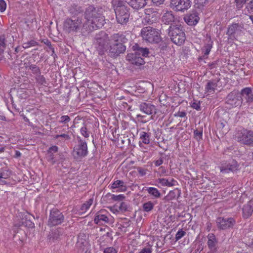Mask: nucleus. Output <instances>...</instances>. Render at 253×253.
<instances>
[{
    "label": "nucleus",
    "instance_id": "2eb2a0df",
    "mask_svg": "<svg viewBox=\"0 0 253 253\" xmlns=\"http://www.w3.org/2000/svg\"><path fill=\"white\" fill-rule=\"evenodd\" d=\"M176 181L173 178H159L155 181V184H152V185H155L158 187H161V186L171 187L176 185Z\"/></svg>",
    "mask_w": 253,
    "mask_h": 253
},
{
    "label": "nucleus",
    "instance_id": "de8ad7c7",
    "mask_svg": "<svg viewBox=\"0 0 253 253\" xmlns=\"http://www.w3.org/2000/svg\"><path fill=\"white\" fill-rule=\"evenodd\" d=\"M152 2L157 5H160L163 3L165 0H152Z\"/></svg>",
    "mask_w": 253,
    "mask_h": 253
},
{
    "label": "nucleus",
    "instance_id": "5701e85b",
    "mask_svg": "<svg viewBox=\"0 0 253 253\" xmlns=\"http://www.w3.org/2000/svg\"><path fill=\"white\" fill-rule=\"evenodd\" d=\"M217 86V83L213 81H209L205 87V91L208 93H213Z\"/></svg>",
    "mask_w": 253,
    "mask_h": 253
},
{
    "label": "nucleus",
    "instance_id": "13d9d810",
    "mask_svg": "<svg viewBox=\"0 0 253 253\" xmlns=\"http://www.w3.org/2000/svg\"><path fill=\"white\" fill-rule=\"evenodd\" d=\"M229 103L230 104L233 105V104L231 102H229ZM238 105V104H237V102H235L234 104V105Z\"/></svg>",
    "mask_w": 253,
    "mask_h": 253
},
{
    "label": "nucleus",
    "instance_id": "c756f323",
    "mask_svg": "<svg viewBox=\"0 0 253 253\" xmlns=\"http://www.w3.org/2000/svg\"><path fill=\"white\" fill-rule=\"evenodd\" d=\"M208 2V0H195V6L198 9H202Z\"/></svg>",
    "mask_w": 253,
    "mask_h": 253
},
{
    "label": "nucleus",
    "instance_id": "5fc2aeb1",
    "mask_svg": "<svg viewBox=\"0 0 253 253\" xmlns=\"http://www.w3.org/2000/svg\"><path fill=\"white\" fill-rule=\"evenodd\" d=\"M15 155L17 157H20L21 156V153L18 151H16Z\"/></svg>",
    "mask_w": 253,
    "mask_h": 253
},
{
    "label": "nucleus",
    "instance_id": "0eeeda50",
    "mask_svg": "<svg viewBox=\"0 0 253 253\" xmlns=\"http://www.w3.org/2000/svg\"><path fill=\"white\" fill-rule=\"evenodd\" d=\"M190 0H171L170 7L175 11H184L191 6Z\"/></svg>",
    "mask_w": 253,
    "mask_h": 253
},
{
    "label": "nucleus",
    "instance_id": "1a4fd4ad",
    "mask_svg": "<svg viewBox=\"0 0 253 253\" xmlns=\"http://www.w3.org/2000/svg\"><path fill=\"white\" fill-rule=\"evenodd\" d=\"M63 219L64 216L60 211L53 210L50 211L48 224L50 226H55L61 224Z\"/></svg>",
    "mask_w": 253,
    "mask_h": 253
},
{
    "label": "nucleus",
    "instance_id": "f257e3e1",
    "mask_svg": "<svg viewBox=\"0 0 253 253\" xmlns=\"http://www.w3.org/2000/svg\"><path fill=\"white\" fill-rule=\"evenodd\" d=\"M85 20L83 22L81 19L74 18L67 19L63 24V30L66 33L77 32L81 30L83 33L90 32L102 27L104 23V17L98 14L95 10L89 11L87 10L85 12Z\"/></svg>",
    "mask_w": 253,
    "mask_h": 253
},
{
    "label": "nucleus",
    "instance_id": "393cba45",
    "mask_svg": "<svg viewBox=\"0 0 253 253\" xmlns=\"http://www.w3.org/2000/svg\"><path fill=\"white\" fill-rule=\"evenodd\" d=\"M251 92L252 90L251 88L246 87L242 90L241 94L243 97H245L248 99V101H251L253 100V97L250 96Z\"/></svg>",
    "mask_w": 253,
    "mask_h": 253
},
{
    "label": "nucleus",
    "instance_id": "b1692460",
    "mask_svg": "<svg viewBox=\"0 0 253 253\" xmlns=\"http://www.w3.org/2000/svg\"><path fill=\"white\" fill-rule=\"evenodd\" d=\"M93 201V198H90L85 203L83 204L80 209V212L83 213L86 212L89 209L91 205L92 204Z\"/></svg>",
    "mask_w": 253,
    "mask_h": 253
},
{
    "label": "nucleus",
    "instance_id": "bf43d9fd",
    "mask_svg": "<svg viewBox=\"0 0 253 253\" xmlns=\"http://www.w3.org/2000/svg\"><path fill=\"white\" fill-rule=\"evenodd\" d=\"M3 150H4L3 148H0V153H1L2 152H3Z\"/></svg>",
    "mask_w": 253,
    "mask_h": 253
},
{
    "label": "nucleus",
    "instance_id": "6e6552de",
    "mask_svg": "<svg viewBox=\"0 0 253 253\" xmlns=\"http://www.w3.org/2000/svg\"><path fill=\"white\" fill-rule=\"evenodd\" d=\"M87 153L86 143L80 140L78 145L75 146L73 150V155L76 158H81L85 156Z\"/></svg>",
    "mask_w": 253,
    "mask_h": 253
},
{
    "label": "nucleus",
    "instance_id": "ea45409f",
    "mask_svg": "<svg viewBox=\"0 0 253 253\" xmlns=\"http://www.w3.org/2000/svg\"><path fill=\"white\" fill-rule=\"evenodd\" d=\"M6 8V4L4 0H0V11L1 12H4Z\"/></svg>",
    "mask_w": 253,
    "mask_h": 253
},
{
    "label": "nucleus",
    "instance_id": "2f4dec72",
    "mask_svg": "<svg viewBox=\"0 0 253 253\" xmlns=\"http://www.w3.org/2000/svg\"><path fill=\"white\" fill-rule=\"evenodd\" d=\"M152 248L150 245H147L140 250L139 253H152Z\"/></svg>",
    "mask_w": 253,
    "mask_h": 253
},
{
    "label": "nucleus",
    "instance_id": "58836bf2",
    "mask_svg": "<svg viewBox=\"0 0 253 253\" xmlns=\"http://www.w3.org/2000/svg\"><path fill=\"white\" fill-rule=\"evenodd\" d=\"M191 107L197 110H199L200 109V103L199 101L195 100L191 104Z\"/></svg>",
    "mask_w": 253,
    "mask_h": 253
},
{
    "label": "nucleus",
    "instance_id": "72a5a7b5",
    "mask_svg": "<svg viewBox=\"0 0 253 253\" xmlns=\"http://www.w3.org/2000/svg\"><path fill=\"white\" fill-rule=\"evenodd\" d=\"M246 1L247 0H235L237 8L238 9L242 8L246 2Z\"/></svg>",
    "mask_w": 253,
    "mask_h": 253
},
{
    "label": "nucleus",
    "instance_id": "603ef678",
    "mask_svg": "<svg viewBox=\"0 0 253 253\" xmlns=\"http://www.w3.org/2000/svg\"><path fill=\"white\" fill-rule=\"evenodd\" d=\"M125 198L124 196L122 194H120L117 196H116L115 200H121Z\"/></svg>",
    "mask_w": 253,
    "mask_h": 253
},
{
    "label": "nucleus",
    "instance_id": "473e14b6",
    "mask_svg": "<svg viewBox=\"0 0 253 253\" xmlns=\"http://www.w3.org/2000/svg\"><path fill=\"white\" fill-rule=\"evenodd\" d=\"M37 44V43L35 41H31L28 42L24 43L23 44V47L24 48H27L28 47H30L31 46H34L35 45H36Z\"/></svg>",
    "mask_w": 253,
    "mask_h": 253
},
{
    "label": "nucleus",
    "instance_id": "4c0bfd02",
    "mask_svg": "<svg viewBox=\"0 0 253 253\" xmlns=\"http://www.w3.org/2000/svg\"><path fill=\"white\" fill-rule=\"evenodd\" d=\"M246 8L247 9L249 13L253 14V0H252L247 5Z\"/></svg>",
    "mask_w": 253,
    "mask_h": 253
},
{
    "label": "nucleus",
    "instance_id": "bb28decb",
    "mask_svg": "<svg viewBox=\"0 0 253 253\" xmlns=\"http://www.w3.org/2000/svg\"><path fill=\"white\" fill-rule=\"evenodd\" d=\"M208 244L209 247L210 249H212L214 247L216 243V240L215 236L213 234H209L208 236Z\"/></svg>",
    "mask_w": 253,
    "mask_h": 253
},
{
    "label": "nucleus",
    "instance_id": "ddd939ff",
    "mask_svg": "<svg viewBox=\"0 0 253 253\" xmlns=\"http://www.w3.org/2000/svg\"><path fill=\"white\" fill-rule=\"evenodd\" d=\"M184 21L189 26H195L199 22L200 17L198 13L192 12L185 15L184 17Z\"/></svg>",
    "mask_w": 253,
    "mask_h": 253
},
{
    "label": "nucleus",
    "instance_id": "f3484780",
    "mask_svg": "<svg viewBox=\"0 0 253 253\" xmlns=\"http://www.w3.org/2000/svg\"><path fill=\"white\" fill-rule=\"evenodd\" d=\"M139 108L141 112L147 115H151L153 113H156V110L155 106L151 103L145 102L141 103Z\"/></svg>",
    "mask_w": 253,
    "mask_h": 253
},
{
    "label": "nucleus",
    "instance_id": "6e6d98bb",
    "mask_svg": "<svg viewBox=\"0 0 253 253\" xmlns=\"http://www.w3.org/2000/svg\"><path fill=\"white\" fill-rule=\"evenodd\" d=\"M232 96V94H230L228 95V101L229 102V99H230L231 98Z\"/></svg>",
    "mask_w": 253,
    "mask_h": 253
},
{
    "label": "nucleus",
    "instance_id": "9b49d317",
    "mask_svg": "<svg viewBox=\"0 0 253 253\" xmlns=\"http://www.w3.org/2000/svg\"><path fill=\"white\" fill-rule=\"evenodd\" d=\"M235 220L233 218L218 217L216 219V223L219 228L225 229L232 227L235 224Z\"/></svg>",
    "mask_w": 253,
    "mask_h": 253
},
{
    "label": "nucleus",
    "instance_id": "f03ea898",
    "mask_svg": "<svg viewBox=\"0 0 253 253\" xmlns=\"http://www.w3.org/2000/svg\"><path fill=\"white\" fill-rule=\"evenodd\" d=\"M112 3L117 22L121 24H126L129 18V13L125 2L123 0H112Z\"/></svg>",
    "mask_w": 253,
    "mask_h": 253
},
{
    "label": "nucleus",
    "instance_id": "a19ab883",
    "mask_svg": "<svg viewBox=\"0 0 253 253\" xmlns=\"http://www.w3.org/2000/svg\"><path fill=\"white\" fill-rule=\"evenodd\" d=\"M81 133L85 137H88L89 136V133L85 127H82L81 128Z\"/></svg>",
    "mask_w": 253,
    "mask_h": 253
},
{
    "label": "nucleus",
    "instance_id": "7ed1b4c3",
    "mask_svg": "<svg viewBox=\"0 0 253 253\" xmlns=\"http://www.w3.org/2000/svg\"><path fill=\"white\" fill-rule=\"evenodd\" d=\"M134 53H129L126 56V59L132 64L141 65L144 64L142 57H147L149 52L147 48L140 47L137 44L132 46Z\"/></svg>",
    "mask_w": 253,
    "mask_h": 253
},
{
    "label": "nucleus",
    "instance_id": "20e7f679",
    "mask_svg": "<svg viewBox=\"0 0 253 253\" xmlns=\"http://www.w3.org/2000/svg\"><path fill=\"white\" fill-rule=\"evenodd\" d=\"M169 36L172 42L176 45H181L185 40V33L179 27L170 26Z\"/></svg>",
    "mask_w": 253,
    "mask_h": 253
},
{
    "label": "nucleus",
    "instance_id": "4468645a",
    "mask_svg": "<svg viewBox=\"0 0 253 253\" xmlns=\"http://www.w3.org/2000/svg\"><path fill=\"white\" fill-rule=\"evenodd\" d=\"M238 164L236 161H232L230 163L222 164L220 167V172L222 173H228L230 172H233L238 169Z\"/></svg>",
    "mask_w": 253,
    "mask_h": 253
},
{
    "label": "nucleus",
    "instance_id": "a211bd4d",
    "mask_svg": "<svg viewBox=\"0 0 253 253\" xmlns=\"http://www.w3.org/2000/svg\"><path fill=\"white\" fill-rule=\"evenodd\" d=\"M126 49V46L122 43L115 42L110 46V51L115 54L124 52Z\"/></svg>",
    "mask_w": 253,
    "mask_h": 253
},
{
    "label": "nucleus",
    "instance_id": "a18cd8bd",
    "mask_svg": "<svg viewBox=\"0 0 253 253\" xmlns=\"http://www.w3.org/2000/svg\"><path fill=\"white\" fill-rule=\"evenodd\" d=\"M137 171L141 176H144L146 174V170L142 168H138Z\"/></svg>",
    "mask_w": 253,
    "mask_h": 253
},
{
    "label": "nucleus",
    "instance_id": "7c9ffc66",
    "mask_svg": "<svg viewBox=\"0 0 253 253\" xmlns=\"http://www.w3.org/2000/svg\"><path fill=\"white\" fill-rule=\"evenodd\" d=\"M10 172L4 169H0V180L2 178L6 179L10 176Z\"/></svg>",
    "mask_w": 253,
    "mask_h": 253
},
{
    "label": "nucleus",
    "instance_id": "6ab92c4d",
    "mask_svg": "<svg viewBox=\"0 0 253 253\" xmlns=\"http://www.w3.org/2000/svg\"><path fill=\"white\" fill-rule=\"evenodd\" d=\"M253 212V198L243 208V215L244 218L249 217Z\"/></svg>",
    "mask_w": 253,
    "mask_h": 253
},
{
    "label": "nucleus",
    "instance_id": "e433bc0d",
    "mask_svg": "<svg viewBox=\"0 0 253 253\" xmlns=\"http://www.w3.org/2000/svg\"><path fill=\"white\" fill-rule=\"evenodd\" d=\"M71 120L70 118L68 115H64L60 117L59 122L60 123L66 124L68 123Z\"/></svg>",
    "mask_w": 253,
    "mask_h": 253
},
{
    "label": "nucleus",
    "instance_id": "39448f33",
    "mask_svg": "<svg viewBox=\"0 0 253 253\" xmlns=\"http://www.w3.org/2000/svg\"><path fill=\"white\" fill-rule=\"evenodd\" d=\"M141 33L143 39L149 42H158L160 41L159 32L152 27L143 28Z\"/></svg>",
    "mask_w": 253,
    "mask_h": 253
},
{
    "label": "nucleus",
    "instance_id": "aec40b11",
    "mask_svg": "<svg viewBox=\"0 0 253 253\" xmlns=\"http://www.w3.org/2000/svg\"><path fill=\"white\" fill-rule=\"evenodd\" d=\"M205 45L202 47L201 50L205 55H208L212 47V42L210 38H206L205 42Z\"/></svg>",
    "mask_w": 253,
    "mask_h": 253
},
{
    "label": "nucleus",
    "instance_id": "c03bdc74",
    "mask_svg": "<svg viewBox=\"0 0 253 253\" xmlns=\"http://www.w3.org/2000/svg\"><path fill=\"white\" fill-rule=\"evenodd\" d=\"M58 151V147L56 146H53L49 148L48 150V154H53Z\"/></svg>",
    "mask_w": 253,
    "mask_h": 253
},
{
    "label": "nucleus",
    "instance_id": "09e8293b",
    "mask_svg": "<svg viewBox=\"0 0 253 253\" xmlns=\"http://www.w3.org/2000/svg\"><path fill=\"white\" fill-rule=\"evenodd\" d=\"M59 137H63V138H64L65 139H67L69 138V135H67V134H61V135H57L55 136L56 138H58Z\"/></svg>",
    "mask_w": 253,
    "mask_h": 253
},
{
    "label": "nucleus",
    "instance_id": "4be33fe9",
    "mask_svg": "<svg viewBox=\"0 0 253 253\" xmlns=\"http://www.w3.org/2000/svg\"><path fill=\"white\" fill-rule=\"evenodd\" d=\"M139 146L141 143L145 144H148L150 143V134L146 132L142 131L140 133Z\"/></svg>",
    "mask_w": 253,
    "mask_h": 253
},
{
    "label": "nucleus",
    "instance_id": "49530a36",
    "mask_svg": "<svg viewBox=\"0 0 253 253\" xmlns=\"http://www.w3.org/2000/svg\"><path fill=\"white\" fill-rule=\"evenodd\" d=\"M108 208L109 209L110 211L114 213H117L119 212V210L115 206L110 207Z\"/></svg>",
    "mask_w": 253,
    "mask_h": 253
},
{
    "label": "nucleus",
    "instance_id": "8fccbe9b",
    "mask_svg": "<svg viewBox=\"0 0 253 253\" xmlns=\"http://www.w3.org/2000/svg\"><path fill=\"white\" fill-rule=\"evenodd\" d=\"M163 163V160L162 159H160L155 162V165L156 166H159Z\"/></svg>",
    "mask_w": 253,
    "mask_h": 253
},
{
    "label": "nucleus",
    "instance_id": "f8f14e48",
    "mask_svg": "<svg viewBox=\"0 0 253 253\" xmlns=\"http://www.w3.org/2000/svg\"><path fill=\"white\" fill-rule=\"evenodd\" d=\"M243 29V26L241 25L233 24L229 27L227 34L230 38H235L240 35Z\"/></svg>",
    "mask_w": 253,
    "mask_h": 253
},
{
    "label": "nucleus",
    "instance_id": "423d86ee",
    "mask_svg": "<svg viewBox=\"0 0 253 253\" xmlns=\"http://www.w3.org/2000/svg\"><path fill=\"white\" fill-rule=\"evenodd\" d=\"M237 140L245 144H253V131L242 129L235 135Z\"/></svg>",
    "mask_w": 253,
    "mask_h": 253
},
{
    "label": "nucleus",
    "instance_id": "a878e982",
    "mask_svg": "<svg viewBox=\"0 0 253 253\" xmlns=\"http://www.w3.org/2000/svg\"><path fill=\"white\" fill-rule=\"evenodd\" d=\"M147 191L150 195L155 198H159L161 196L160 192L156 188L150 187L147 189Z\"/></svg>",
    "mask_w": 253,
    "mask_h": 253
},
{
    "label": "nucleus",
    "instance_id": "37998d69",
    "mask_svg": "<svg viewBox=\"0 0 253 253\" xmlns=\"http://www.w3.org/2000/svg\"><path fill=\"white\" fill-rule=\"evenodd\" d=\"M127 209V204L125 202H122L121 203L120 206L119 207V210L121 211H125Z\"/></svg>",
    "mask_w": 253,
    "mask_h": 253
},
{
    "label": "nucleus",
    "instance_id": "4d7b16f0",
    "mask_svg": "<svg viewBox=\"0 0 253 253\" xmlns=\"http://www.w3.org/2000/svg\"><path fill=\"white\" fill-rule=\"evenodd\" d=\"M250 18L251 20V21H252V23H253V15L250 16Z\"/></svg>",
    "mask_w": 253,
    "mask_h": 253
},
{
    "label": "nucleus",
    "instance_id": "c85d7f7f",
    "mask_svg": "<svg viewBox=\"0 0 253 253\" xmlns=\"http://www.w3.org/2000/svg\"><path fill=\"white\" fill-rule=\"evenodd\" d=\"M145 13L147 15L146 18H148L149 20L151 17L152 18L156 17L157 14L156 12L154 11L152 8L145 9Z\"/></svg>",
    "mask_w": 253,
    "mask_h": 253
},
{
    "label": "nucleus",
    "instance_id": "9d476101",
    "mask_svg": "<svg viewBox=\"0 0 253 253\" xmlns=\"http://www.w3.org/2000/svg\"><path fill=\"white\" fill-rule=\"evenodd\" d=\"M110 214L106 211L102 210L97 212L95 216L94 221L98 225H103L109 222L108 216Z\"/></svg>",
    "mask_w": 253,
    "mask_h": 253
},
{
    "label": "nucleus",
    "instance_id": "cd10ccee",
    "mask_svg": "<svg viewBox=\"0 0 253 253\" xmlns=\"http://www.w3.org/2000/svg\"><path fill=\"white\" fill-rule=\"evenodd\" d=\"M154 204L151 201H148L143 205V208L144 211L149 212L154 208Z\"/></svg>",
    "mask_w": 253,
    "mask_h": 253
},
{
    "label": "nucleus",
    "instance_id": "c9c22d12",
    "mask_svg": "<svg viewBox=\"0 0 253 253\" xmlns=\"http://www.w3.org/2000/svg\"><path fill=\"white\" fill-rule=\"evenodd\" d=\"M194 137L198 141H200L202 139V132L196 130L194 132Z\"/></svg>",
    "mask_w": 253,
    "mask_h": 253
},
{
    "label": "nucleus",
    "instance_id": "79ce46f5",
    "mask_svg": "<svg viewBox=\"0 0 253 253\" xmlns=\"http://www.w3.org/2000/svg\"><path fill=\"white\" fill-rule=\"evenodd\" d=\"M104 253H117V251L113 247H109L104 250Z\"/></svg>",
    "mask_w": 253,
    "mask_h": 253
},
{
    "label": "nucleus",
    "instance_id": "412c9836",
    "mask_svg": "<svg viewBox=\"0 0 253 253\" xmlns=\"http://www.w3.org/2000/svg\"><path fill=\"white\" fill-rule=\"evenodd\" d=\"M174 17L171 11H166L162 17V21L165 24H169L173 22Z\"/></svg>",
    "mask_w": 253,
    "mask_h": 253
},
{
    "label": "nucleus",
    "instance_id": "3c124183",
    "mask_svg": "<svg viewBox=\"0 0 253 253\" xmlns=\"http://www.w3.org/2000/svg\"><path fill=\"white\" fill-rule=\"evenodd\" d=\"M5 46V40L3 37H0V46L4 47Z\"/></svg>",
    "mask_w": 253,
    "mask_h": 253
},
{
    "label": "nucleus",
    "instance_id": "864d4df0",
    "mask_svg": "<svg viewBox=\"0 0 253 253\" xmlns=\"http://www.w3.org/2000/svg\"><path fill=\"white\" fill-rule=\"evenodd\" d=\"M185 115H186V114H185V112H180V114H179V116L180 117H184Z\"/></svg>",
    "mask_w": 253,
    "mask_h": 253
},
{
    "label": "nucleus",
    "instance_id": "f704fd0d",
    "mask_svg": "<svg viewBox=\"0 0 253 253\" xmlns=\"http://www.w3.org/2000/svg\"><path fill=\"white\" fill-rule=\"evenodd\" d=\"M185 232L182 230V229L179 230L175 235L176 240L178 241L179 239H180L185 235Z\"/></svg>",
    "mask_w": 253,
    "mask_h": 253
},
{
    "label": "nucleus",
    "instance_id": "dca6fc26",
    "mask_svg": "<svg viewBox=\"0 0 253 253\" xmlns=\"http://www.w3.org/2000/svg\"><path fill=\"white\" fill-rule=\"evenodd\" d=\"M112 191L115 192H125L126 190V186L122 180H117L113 182L111 185Z\"/></svg>",
    "mask_w": 253,
    "mask_h": 253
}]
</instances>
